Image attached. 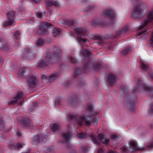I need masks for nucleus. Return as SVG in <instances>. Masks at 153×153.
Here are the masks:
<instances>
[{
  "mask_svg": "<svg viewBox=\"0 0 153 153\" xmlns=\"http://www.w3.org/2000/svg\"><path fill=\"white\" fill-rule=\"evenodd\" d=\"M86 109L90 113L89 114H85L81 116L80 117V120L79 121V125H81L82 123H85L87 126L92 124L94 125H96L97 123V119L94 118L93 120H90V117L92 116V113L93 111V106L91 104H87L86 107Z\"/></svg>",
  "mask_w": 153,
  "mask_h": 153,
  "instance_id": "nucleus-1",
  "label": "nucleus"
},
{
  "mask_svg": "<svg viewBox=\"0 0 153 153\" xmlns=\"http://www.w3.org/2000/svg\"><path fill=\"white\" fill-rule=\"evenodd\" d=\"M153 147V142L149 144L146 147H139L137 146V142L135 141H131L129 143L128 147H125L120 149V151L123 153H130L144 149L148 150Z\"/></svg>",
  "mask_w": 153,
  "mask_h": 153,
  "instance_id": "nucleus-2",
  "label": "nucleus"
},
{
  "mask_svg": "<svg viewBox=\"0 0 153 153\" xmlns=\"http://www.w3.org/2000/svg\"><path fill=\"white\" fill-rule=\"evenodd\" d=\"M59 57L58 54H47L46 57L40 62L38 66L39 68H42L47 66L51 62H54Z\"/></svg>",
  "mask_w": 153,
  "mask_h": 153,
  "instance_id": "nucleus-3",
  "label": "nucleus"
},
{
  "mask_svg": "<svg viewBox=\"0 0 153 153\" xmlns=\"http://www.w3.org/2000/svg\"><path fill=\"white\" fill-rule=\"evenodd\" d=\"M146 8V5L143 3L138 4L134 8L133 15L137 17H140Z\"/></svg>",
  "mask_w": 153,
  "mask_h": 153,
  "instance_id": "nucleus-4",
  "label": "nucleus"
},
{
  "mask_svg": "<svg viewBox=\"0 0 153 153\" xmlns=\"http://www.w3.org/2000/svg\"><path fill=\"white\" fill-rule=\"evenodd\" d=\"M139 90L142 91L145 90L150 92L152 91V88L144 84L143 82L138 81L137 84L134 87L133 91L134 92L136 93Z\"/></svg>",
  "mask_w": 153,
  "mask_h": 153,
  "instance_id": "nucleus-5",
  "label": "nucleus"
},
{
  "mask_svg": "<svg viewBox=\"0 0 153 153\" xmlns=\"http://www.w3.org/2000/svg\"><path fill=\"white\" fill-rule=\"evenodd\" d=\"M75 31L80 36L78 37L77 39L79 42H85L88 41V40L84 37L85 35L86 30L81 27H79L75 29Z\"/></svg>",
  "mask_w": 153,
  "mask_h": 153,
  "instance_id": "nucleus-6",
  "label": "nucleus"
},
{
  "mask_svg": "<svg viewBox=\"0 0 153 153\" xmlns=\"http://www.w3.org/2000/svg\"><path fill=\"white\" fill-rule=\"evenodd\" d=\"M7 21L4 24V26H6L12 24L14 22L15 13L13 11H10L6 13Z\"/></svg>",
  "mask_w": 153,
  "mask_h": 153,
  "instance_id": "nucleus-7",
  "label": "nucleus"
},
{
  "mask_svg": "<svg viewBox=\"0 0 153 153\" xmlns=\"http://www.w3.org/2000/svg\"><path fill=\"white\" fill-rule=\"evenodd\" d=\"M35 56L33 51L30 50L29 48H27L25 50L23 57L29 59H33Z\"/></svg>",
  "mask_w": 153,
  "mask_h": 153,
  "instance_id": "nucleus-8",
  "label": "nucleus"
},
{
  "mask_svg": "<svg viewBox=\"0 0 153 153\" xmlns=\"http://www.w3.org/2000/svg\"><path fill=\"white\" fill-rule=\"evenodd\" d=\"M40 25L39 29L38 30V33L42 35L47 33L48 31L46 29L49 27V24L48 22H41Z\"/></svg>",
  "mask_w": 153,
  "mask_h": 153,
  "instance_id": "nucleus-9",
  "label": "nucleus"
},
{
  "mask_svg": "<svg viewBox=\"0 0 153 153\" xmlns=\"http://www.w3.org/2000/svg\"><path fill=\"white\" fill-rule=\"evenodd\" d=\"M153 20V10L150 12L148 15L147 19L144 20L143 25L140 26L139 29L141 30L149 22Z\"/></svg>",
  "mask_w": 153,
  "mask_h": 153,
  "instance_id": "nucleus-10",
  "label": "nucleus"
},
{
  "mask_svg": "<svg viewBox=\"0 0 153 153\" xmlns=\"http://www.w3.org/2000/svg\"><path fill=\"white\" fill-rule=\"evenodd\" d=\"M22 93L21 91H19L15 96L14 99L11 101L9 102L8 104L10 105H12L16 103L22 97Z\"/></svg>",
  "mask_w": 153,
  "mask_h": 153,
  "instance_id": "nucleus-11",
  "label": "nucleus"
},
{
  "mask_svg": "<svg viewBox=\"0 0 153 153\" xmlns=\"http://www.w3.org/2000/svg\"><path fill=\"white\" fill-rule=\"evenodd\" d=\"M102 15L104 16H107L111 19H113L116 17L117 15L115 13H112L109 10H105L102 13Z\"/></svg>",
  "mask_w": 153,
  "mask_h": 153,
  "instance_id": "nucleus-12",
  "label": "nucleus"
},
{
  "mask_svg": "<svg viewBox=\"0 0 153 153\" xmlns=\"http://www.w3.org/2000/svg\"><path fill=\"white\" fill-rule=\"evenodd\" d=\"M44 136H42V135H36L34 136L33 138V143H37L38 142H45L46 140Z\"/></svg>",
  "mask_w": 153,
  "mask_h": 153,
  "instance_id": "nucleus-13",
  "label": "nucleus"
},
{
  "mask_svg": "<svg viewBox=\"0 0 153 153\" xmlns=\"http://www.w3.org/2000/svg\"><path fill=\"white\" fill-rule=\"evenodd\" d=\"M37 79L34 76L30 77L27 80V83L30 87H33L36 84Z\"/></svg>",
  "mask_w": 153,
  "mask_h": 153,
  "instance_id": "nucleus-14",
  "label": "nucleus"
},
{
  "mask_svg": "<svg viewBox=\"0 0 153 153\" xmlns=\"http://www.w3.org/2000/svg\"><path fill=\"white\" fill-rule=\"evenodd\" d=\"M116 81V78L115 76L112 74H110L108 77V81L111 85H113L115 84Z\"/></svg>",
  "mask_w": 153,
  "mask_h": 153,
  "instance_id": "nucleus-15",
  "label": "nucleus"
},
{
  "mask_svg": "<svg viewBox=\"0 0 153 153\" xmlns=\"http://www.w3.org/2000/svg\"><path fill=\"white\" fill-rule=\"evenodd\" d=\"M70 140V134L68 131L64 133L63 134L62 142L66 143L68 142Z\"/></svg>",
  "mask_w": 153,
  "mask_h": 153,
  "instance_id": "nucleus-16",
  "label": "nucleus"
},
{
  "mask_svg": "<svg viewBox=\"0 0 153 153\" xmlns=\"http://www.w3.org/2000/svg\"><path fill=\"white\" fill-rule=\"evenodd\" d=\"M0 47L5 51H7L9 50V47L6 43L4 42V39L0 37Z\"/></svg>",
  "mask_w": 153,
  "mask_h": 153,
  "instance_id": "nucleus-17",
  "label": "nucleus"
},
{
  "mask_svg": "<svg viewBox=\"0 0 153 153\" xmlns=\"http://www.w3.org/2000/svg\"><path fill=\"white\" fill-rule=\"evenodd\" d=\"M98 139L100 141L105 144H107L109 142V140L108 138L105 139L104 135L101 134H99Z\"/></svg>",
  "mask_w": 153,
  "mask_h": 153,
  "instance_id": "nucleus-18",
  "label": "nucleus"
},
{
  "mask_svg": "<svg viewBox=\"0 0 153 153\" xmlns=\"http://www.w3.org/2000/svg\"><path fill=\"white\" fill-rule=\"evenodd\" d=\"M59 76V74L57 73L51 74L48 76V82H51L55 80Z\"/></svg>",
  "mask_w": 153,
  "mask_h": 153,
  "instance_id": "nucleus-19",
  "label": "nucleus"
},
{
  "mask_svg": "<svg viewBox=\"0 0 153 153\" xmlns=\"http://www.w3.org/2000/svg\"><path fill=\"white\" fill-rule=\"evenodd\" d=\"M22 124L27 128H29L33 125L32 123H31L30 121L28 119H26L22 122Z\"/></svg>",
  "mask_w": 153,
  "mask_h": 153,
  "instance_id": "nucleus-20",
  "label": "nucleus"
},
{
  "mask_svg": "<svg viewBox=\"0 0 153 153\" xmlns=\"http://www.w3.org/2000/svg\"><path fill=\"white\" fill-rule=\"evenodd\" d=\"M46 3L48 6H59L60 4L57 1L54 2L53 0H49L46 1Z\"/></svg>",
  "mask_w": 153,
  "mask_h": 153,
  "instance_id": "nucleus-21",
  "label": "nucleus"
},
{
  "mask_svg": "<svg viewBox=\"0 0 153 153\" xmlns=\"http://www.w3.org/2000/svg\"><path fill=\"white\" fill-rule=\"evenodd\" d=\"M24 145L23 143H18L17 144L15 145L12 144L10 146V148L12 149H21L22 147Z\"/></svg>",
  "mask_w": 153,
  "mask_h": 153,
  "instance_id": "nucleus-22",
  "label": "nucleus"
},
{
  "mask_svg": "<svg viewBox=\"0 0 153 153\" xmlns=\"http://www.w3.org/2000/svg\"><path fill=\"white\" fill-rule=\"evenodd\" d=\"M103 24V21L100 18H98L94 20L93 24L94 25H102Z\"/></svg>",
  "mask_w": 153,
  "mask_h": 153,
  "instance_id": "nucleus-23",
  "label": "nucleus"
},
{
  "mask_svg": "<svg viewBox=\"0 0 153 153\" xmlns=\"http://www.w3.org/2000/svg\"><path fill=\"white\" fill-rule=\"evenodd\" d=\"M128 30V27L127 26L124 27L122 29L120 32V34L125 33L127 32Z\"/></svg>",
  "mask_w": 153,
  "mask_h": 153,
  "instance_id": "nucleus-24",
  "label": "nucleus"
},
{
  "mask_svg": "<svg viewBox=\"0 0 153 153\" xmlns=\"http://www.w3.org/2000/svg\"><path fill=\"white\" fill-rule=\"evenodd\" d=\"M140 66L142 69L144 70H147L149 68L148 64L146 65L143 63H141Z\"/></svg>",
  "mask_w": 153,
  "mask_h": 153,
  "instance_id": "nucleus-25",
  "label": "nucleus"
},
{
  "mask_svg": "<svg viewBox=\"0 0 153 153\" xmlns=\"http://www.w3.org/2000/svg\"><path fill=\"white\" fill-rule=\"evenodd\" d=\"M101 67V65L99 64H94L93 65V68L95 71H97Z\"/></svg>",
  "mask_w": 153,
  "mask_h": 153,
  "instance_id": "nucleus-26",
  "label": "nucleus"
},
{
  "mask_svg": "<svg viewBox=\"0 0 153 153\" xmlns=\"http://www.w3.org/2000/svg\"><path fill=\"white\" fill-rule=\"evenodd\" d=\"M52 129L54 131H56L59 129V126L56 124H53L52 126Z\"/></svg>",
  "mask_w": 153,
  "mask_h": 153,
  "instance_id": "nucleus-27",
  "label": "nucleus"
},
{
  "mask_svg": "<svg viewBox=\"0 0 153 153\" xmlns=\"http://www.w3.org/2000/svg\"><path fill=\"white\" fill-rule=\"evenodd\" d=\"M130 51V48L129 47H128L122 51V53L123 54L126 55L129 53Z\"/></svg>",
  "mask_w": 153,
  "mask_h": 153,
  "instance_id": "nucleus-28",
  "label": "nucleus"
},
{
  "mask_svg": "<svg viewBox=\"0 0 153 153\" xmlns=\"http://www.w3.org/2000/svg\"><path fill=\"white\" fill-rule=\"evenodd\" d=\"M36 15L38 18L42 19L43 18L44 15L40 12H37L36 13Z\"/></svg>",
  "mask_w": 153,
  "mask_h": 153,
  "instance_id": "nucleus-29",
  "label": "nucleus"
},
{
  "mask_svg": "<svg viewBox=\"0 0 153 153\" xmlns=\"http://www.w3.org/2000/svg\"><path fill=\"white\" fill-rule=\"evenodd\" d=\"M60 32V30L59 29L56 28H55L54 29V31L53 32V35L55 36H56Z\"/></svg>",
  "mask_w": 153,
  "mask_h": 153,
  "instance_id": "nucleus-30",
  "label": "nucleus"
},
{
  "mask_svg": "<svg viewBox=\"0 0 153 153\" xmlns=\"http://www.w3.org/2000/svg\"><path fill=\"white\" fill-rule=\"evenodd\" d=\"M41 78L42 79L45 80L46 82H48V76H47L46 74H42L41 76Z\"/></svg>",
  "mask_w": 153,
  "mask_h": 153,
  "instance_id": "nucleus-31",
  "label": "nucleus"
},
{
  "mask_svg": "<svg viewBox=\"0 0 153 153\" xmlns=\"http://www.w3.org/2000/svg\"><path fill=\"white\" fill-rule=\"evenodd\" d=\"M91 137L94 143L97 144H99V142H97L95 140V137L93 135H92L91 136ZM99 144H100V142H99Z\"/></svg>",
  "mask_w": 153,
  "mask_h": 153,
  "instance_id": "nucleus-32",
  "label": "nucleus"
},
{
  "mask_svg": "<svg viewBox=\"0 0 153 153\" xmlns=\"http://www.w3.org/2000/svg\"><path fill=\"white\" fill-rule=\"evenodd\" d=\"M19 33L18 31L15 32L13 34V37L17 39L19 38Z\"/></svg>",
  "mask_w": 153,
  "mask_h": 153,
  "instance_id": "nucleus-33",
  "label": "nucleus"
},
{
  "mask_svg": "<svg viewBox=\"0 0 153 153\" xmlns=\"http://www.w3.org/2000/svg\"><path fill=\"white\" fill-rule=\"evenodd\" d=\"M44 43V40L42 39H39L37 42V43L39 45H42Z\"/></svg>",
  "mask_w": 153,
  "mask_h": 153,
  "instance_id": "nucleus-34",
  "label": "nucleus"
},
{
  "mask_svg": "<svg viewBox=\"0 0 153 153\" xmlns=\"http://www.w3.org/2000/svg\"><path fill=\"white\" fill-rule=\"evenodd\" d=\"M151 114H153V104L150 105V108L148 111Z\"/></svg>",
  "mask_w": 153,
  "mask_h": 153,
  "instance_id": "nucleus-35",
  "label": "nucleus"
},
{
  "mask_svg": "<svg viewBox=\"0 0 153 153\" xmlns=\"http://www.w3.org/2000/svg\"><path fill=\"white\" fill-rule=\"evenodd\" d=\"M4 122L2 117H0V128H3L4 126Z\"/></svg>",
  "mask_w": 153,
  "mask_h": 153,
  "instance_id": "nucleus-36",
  "label": "nucleus"
},
{
  "mask_svg": "<svg viewBox=\"0 0 153 153\" xmlns=\"http://www.w3.org/2000/svg\"><path fill=\"white\" fill-rule=\"evenodd\" d=\"M78 137L79 138H83L85 137L86 135L85 134H78Z\"/></svg>",
  "mask_w": 153,
  "mask_h": 153,
  "instance_id": "nucleus-37",
  "label": "nucleus"
},
{
  "mask_svg": "<svg viewBox=\"0 0 153 153\" xmlns=\"http://www.w3.org/2000/svg\"><path fill=\"white\" fill-rule=\"evenodd\" d=\"M82 52L83 54L84 55H88L89 53V51L86 50H83V51H82Z\"/></svg>",
  "mask_w": 153,
  "mask_h": 153,
  "instance_id": "nucleus-38",
  "label": "nucleus"
},
{
  "mask_svg": "<svg viewBox=\"0 0 153 153\" xmlns=\"http://www.w3.org/2000/svg\"><path fill=\"white\" fill-rule=\"evenodd\" d=\"M26 72V71L25 70V68L23 69L20 71L19 73V74L20 75L22 76V74H25Z\"/></svg>",
  "mask_w": 153,
  "mask_h": 153,
  "instance_id": "nucleus-39",
  "label": "nucleus"
},
{
  "mask_svg": "<svg viewBox=\"0 0 153 153\" xmlns=\"http://www.w3.org/2000/svg\"><path fill=\"white\" fill-rule=\"evenodd\" d=\"M150 44L153 47V32L152 35Z\"/></svg>",
  "mask_w": 153,
  "mask_h": 153,
  "instance_id": "nucleus-40",
  "label": "nucleus"
},
{
  "mask_svg": "<svg viewBox=\"0 0 153 153\" xmlns=\"http://www.w3.org/2000/svg\"><path fill=\"white\" fill-rule=\"evenodd\" d=\"M75 100V99L74 98H70L68 99V101L69 102H71L72 103H73L74 101Z\"/></svg>",
  "mask_w": 153,
  "mask_h": 153,
  "instance_id": "nucleus-41",
  "label": "nucleus"
},
{
  "mask_svg": "<svg viewBox=\"0 0 153 153\" xmlns=\"http://www.w3.org/2000/svg\"><path fill=\"white\" fill-rule=\"evenodd\" d=\"M145 31V30H144L143 31H141L140 32H139L136 35V36H138L140 35L141 34L143 33Z\"/></svg>",
  "mask_w": 153,
  "mask_h": 153,
  "instance_id": "nucleus-42",
  "label": "nucleus"
},
{
  "mask_svg": "<svg viewBox=\"0 0 153 153\" xmlns=\"http://www.w3.org/2000/svg\"><path fill=\"white\" fill-rule=\"evenodd\" d=\"M98 153H104L103 150L102 149L99 150Z\"/></svg>",
  "mask_w": 153,
  "mask_h": 153,
  "instance_id": "nucleus-43",
  "label": "nucleus"
},
{
  "mask_svg": "<svg viewBox=\"0 0 153 153\" xmlns=\"http://www.w3.org/2000/svg\"><path fill=\"white\" fill-rule=\"evenodd\" d=\"M70 61L72 63H74L75 62V59L73 58H70Z\"/></svg>",
  "mask_w": 153,
  "mask_h": 153,
  "instance_id": "nucleus-44",
  "label": "nucleus"
},
{
  "mask_svg": "<svg viewBox=\"0 0 153 153\" xmlns=\"http://www.w3.org/2000/svg\"><path fill=\"white\" fill-rule=\"evenodd\" d=\"M106 153H115L112 150H108Z\"/></svg>",
  "mask_w": 153,
  "mask_h": 153,
  "instance_id": "nucleus-45",
  "label": "nucleus"
},
{
  "mask_svg": "<svg viewBox=\"0 0 153 153\" xmlns=\"http://www.w3.org/2000/svg\"><path fill=\"white\" fill-rule=\"evenodd\" d=\"M16 135L20 136L21 135V133L19 131H17L16 133Z\"/></svg>",
  "mask_w": 153,
  "mask_h": 153,
  "instance_id": "nucleus-46",
  "label": "nucleus"
},
{
  "mask_svg": "<svg viewBox=\"0 0 153 153\" xmlns=\"http://www.w3.org/2000/svg\"><path fill=\"white\" fill-rule=\"evenodd\" d=\"M68 24L69 25H72L73 24V22L72 21H69L68 23Z\"/></svg>",
  "mask_w": 153,
  "mask_h": 153,
  "instance_id": "nucleus-47",
  "label": "nucleus"
},
{
  "mask_svg": "<svg viewBox=\"0 0 153 153\" xmlns=\"http://www.w3.org/2000/svg\"><path fill=\"white\" fill-rule=\"evenodd\" d=\"M71 117L73 119V118H76V116L74 115H72L71 116Z\"/></svg>",
  "mask_w": 153,
  "mask_h": 153,
  "instance_id": "nucleus-48",
  "label": "nucleus"
},
{
  "mask_svg": "<svg viewBox=\"0 0 153 153\" xmlns=\"http://www.w3.org/2000/svg\"><path fill=\"white\" fill-rule=\"evenodd\" d=\"M97 40H98L100 42V43H103L102 41V39H101V38H98L97 39Z\"/></svg>",
  "mask_w": 153,
  "mask_h": 153,
  "instance_id": "nucleus-49",
  "label": "nucleus"
},
{
  "mask_svg": "<svg viewBox=\"0 0 153 153\" xmlns=\"http://www.w3.org/2000/svg\"><path fill=\"white\" fill-rule=\"evenodd\" d=\"M35 3H37L40 0H33Z\"/></svg>",
  "mask_w": 153,
  "mask_h": 153,
  "instance_id": "nucleus-50",
  "label": "nucleus"
},
{
  "mask_svg": "<svg viewBox=\"0 0 153 153\" xmlns=\"http://www.w3.org/2000/svg\"><path fill=\"white\" fill-rule=\"evenodd\" d=\"M3 63V61H2V59L1 58H0V64L2 63Z\"/></svg>",
  "mask_w": 153,
  "mask_h": 153,
  "instance_id": "nucleus-51",
  "label": "nucleus"
},
{
  "mask_svg": "<svg viewBox=\"0 0 153 153\" xmlns=\"http://www.w3.org/2000/svg\"><path fill=\"white\" fill-rule=\"evenodd\" d=\"M151 77L153 79V74H152L150 75Z\"/></svg>",
  "mask_w": 153,
  "mask_h": 153,
  "instance_id": "nucleus-52",
  "label": "nucleus"
},
{
  "mask_svg": "<svg viewBox=\"0 0 153 153\" xmlns=\"http://www.w3.org/2000/svg\"><path fill=\"white\" fill-rule=\"evenodd\" d=\"M22 102L21 101V102H19V104L20 105H22Z\"/></svg>",
  "mask_w": 153,
  "mask_h": 153,
  "instance_id": "nucleus-53",
  "label": "nucleus"
},
{
  "mask_svg": "<svg viewBox=\"0 0 153 153\" xmlns=\"http://www.w3.org/2000/svg\"><path fill=\"white\" fill-rule=\"evenodd\" d=\"M130 110L131 111H134L133 109H131V108H130Z\"/></svg>",
  "mask_w": 153,
  "mask_h": 153,
  "instance_id": "nucleus-54",
  "label": "nucleus"
},
{
  "mask_svg": "<svg viewBox=\"0 0 153 153\" xmlns=\"http://www.w3.org/2000/svg\"><path fill=\"white\" fill-rule=\"evenodd\" d=\"M94 44V43H96V44H99V43L97 42H95V43H93Z\"/></svg>",
  "mask_w": 153,
  "mask_h": 153,
  "instance_id": "nucleus-55",
  "label": "nucleus"
},
{
  "mask_svg": "<svg viewBox=\"0 0 153 153\" xmlns=\"http://www.w3.org/2000/svg\"><path fill=\"white\" fill-rule=\"evenodd\" d=\"M97 114V113H95V114Z\"/></svg>",
  "mask_w": 153,
  "mask_h": 153,
  "instance_id": "nucleus-56",
  "label": "nucleus"
},
{
  "mask_svg": "<svg viewBox=\"0 0 153 153\" xmlns=\"http://www.w3.org/2000/svg\"><path fill=\"white\" fill-rule=\"evenodd\" d=\"M29 71H28V73H29Z\"/></svg>",
  "mask_w": 153,
  "mask_h": 153,
  "instance_id": "nucleus-57",
  "label": "nucleus"
}]
</instances>
